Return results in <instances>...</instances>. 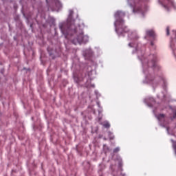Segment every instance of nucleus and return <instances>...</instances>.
<instances>
[{
    "label": "nucleus",
    "mask_w": 176,
    "mask_h": 176,
    "mask_svg": "<svg viewBox=\"0 0 176 176\" xmlns=\"http://www.w3.org/2000/svg\"><path fill=\"white\" fill-rule=\"evenodd\" d=\"M122 15H124V12L122 11H117L116 12V23H114V25L116 26V32L118 35H122L124 33H126L129 31L128 28L124 25V20L120 18Z\"/></svg>",
    "instance_id": "nucleus-1"
},
{
    "label": "nucleus",
    "mask_w": 176,
    "mask_h": 176,
    "mask_svg": "<svg viewBox=\"0 0 176 176\" xmlns=\"http://www.w3.org/2000/svg\"><path fill=\"white\" fill-rule=\"evenodd\" d=\"M60 29L65 38L67 39H69V35L73 36L74 34L76 33V27L74 23H62L60 24Z\"/></svg>",
    "instance_id": "nucleus-2"
},
{
    "label": "nucleus",
    "mask_w": 176,
    "mask_h": 176,
    "mask_svg": "<svg viewBox=\"0 0 176 176\" xmlns=\"http://www.w3.org/2000/svg\"><path fill=\"white\" fill-rule=\"evenodd\" d=\"M128 5L131 7L133 10H140L142 0H127Z\"/></svg>",
    "instance_id": "nucleus-3"
},
{
    "label": "nucleus",
    "mask_w": 176,
    "mask_h": 176,
    "mask_svg": "<svg viewBox=\"0 0 176 176\" xmlns=\"http://www.w3.org/2000/svg\"><path fill=\"white\" fill-rule=\"evenodd\" d=\"M73 43L76 45L77 43H81L83 42V34L81 32L78 36H77V38L76 40H73Z\"/></svg>",
    "instance_id": "nucleus-4"
},
{
    "label": "nucleus",
    "mask_w": 176,
    "mask_h": 176,
    "mask_svg": "<svg viewBox=\"0 0 176 176\" xmlns=\"http://www.w3.org/2000/svg\"><path fill=\"white\" fill-rule=\"evenodd\" d=\"M146 35L149 36V37H151L153 38H156V34H155V31L153 29L146 30Z\"/></svg>",
    "instance_id": "nucleus-5"
},
{
    "label": "nucleus",
    "mask_w": 176,
    "mask_h": 176,
    "mask_svg": "<svg viewBox=\"0 0 176 176\" xmlns=\"http://www.w3.org/2000/svg\"><path fill=\"white\" fill-rule=\"evenodd\" d=\"M128 37H129V38H130V40H137L139 38L136 32H131L129 33Z\"/></svg>",
    "instance_id": "nucleus-6"
},
{
    "label": "nucleus",
    "mask_w": 176,
    "mask_h": 176,
    "mask_svg": "<svg viewBox=\"0 0 176 176\" xmlns=\"http://www.w3.org/2000/svg\"><path fill=\"white\" fill-rule=\"evenodd\" d=\"M167 2L166 6L167 7H173L175 6V2L174 0H166Z\"/></svg>",
    "instance_id": "nucleus-7"
},
{
    "label": "nucleus",
    "mask_w": 176,
    "mask_h": 176,
    "mask_svg": "<svg viewBox=\"0 0 176 176\" xmlns=\"http://www.w3.org/2000/svg\"><path fill=\"white\" fill-rule=\"evenodd\" d=\"M148 66L152 67H156V60L155 59H153L151 62L148 63Z\"/></svg>",
    "instance_id": "nucleus-8"
},
{
    "label": "nucleus",
    "mask_w": 176,
    "mask_h": 176,
    "mask_svg": "<svg viewBox=\"0 0 176 176\" xmlns=\"http://www.w3.org/2000/svg\"><path fill=\"white\" fill-rule=\"evenodd\" d=\"M69 20L72 19V16L74 14V11L73 10H69Z\"/></svg>",
    "instance_id": "nucleus-9"
},
{
    "label": "nucleus",
    "mask_w": 176,
    "mask_h": 176,
    "mask_svg": "<svg viewBox=\"0 0 176 176\" xmlns=\"http://www.w3.org/2000/svg\"><path fill=\"white\" fill-rule=\"evenodd\" d=\"M166 36H169L170 35V27L169 26L166 27Z\"/></svg>",
    "instance_id": "nucleus-10"
},
{
    "label": "nucleus",
    "mask_w": 176,
    "mask_h": 176,
    "mask_svg": "<svg viewBox=\"0 0 176 176\" xmlns=\"http://www.w3.org/2000/svg\"><path fill=\"white\" fill-rule=\"evenodd\" d=\"M164 117H165V116H164V114H160V115L157 116V119H158L159 120H160L164 118Z\"/></svg>",
    "instance_id": "nucleus-11"
},
{
    "label": "nucleus",
    "mask_w": 176,
    "mask_h": 176,
    "mask_svg": "<svg viewBox=\"0 0 176 176\" xmlns=\"http://www.w3.org/2000/svg\"><path fill=\"white\" fill-rule=\"evenodd\" d=\"M120 148H118V147H117V148H116L113 151V152L114 153H118L119 151H120Z\"/></svg>",
    "instance_id": "nucleus-12"
},
{
    "label": "nucleus",
    "mask_w": 176,
    "mask_h": 176,
    "mask_svg": "<svg viewBox=\"0 0 176 176\" xmlns=\"http://www.w3.org/2000/svg\"><path fill=\"white\" fill-rule=\"evenodd\" d=\"M103 126H104V128H109L110 124L109 123H106V124H103Z\"/></svg>",
    "instance_id": "nucleus-13"
},
{
    "label": "nucleus",
    "mask_w": 176,
    "mask_h": 176,
    "mask_svg": "<svg viewBox=\"0 0 176 176\" xmlns=\"http://www.w3.org/2000/svg\"><path fill=\"white\" fill-rule=\"evenodd\" d=\"M173 149H174V151L175 152V155H176V144L175 143L173 144Z\"/></svg>",
    "instance_id": "nucleus-14"
},
{
    "label": "nucleus",
    "mask_w": 176,
    "mask_h": 176,
    "mask_svg": "<svg viewBox=\"0 0 176 176\" xmlns=\"http://www.w3.org/2000/svg\"><path fill=\"white\" fill-rule=\"evenodd\" d=\"M128 46H129V47H133L132 43H129Z\"/></svg>",
    "instance_id": "nucleus-15"
},
{
    "label": "nucleus",
    "mask_w": 176,
    "mask_h": 176,
    "mask_svg": "<svg viewBox=\"0 0 176 176\" xmlns=\"http://www.w3.org/2000/svg\"><path fill=\"white\" fill-rule=\"evenodd\" d=\"M173 118H176V112L173 114Z\"/></svg>",
    "instance_id": "nucleus-16"
},
{
    "label": "nucleus",
    "mask_w": 176,
    "mask_h": 176,
    "mask_svg": "<svg viewBox=\"0 0 176 176\" xmlns=\"http://www.w3.org/2000/svg\"><path fill=\"white\" fill-rule=\"evenodd\" d=\"M151 46H153V45H154L153 41H151Z\"/></svg>",
    "instance_id": "nucleus-17"
},
{
    "label": "nucleus",
    "mask_w": 176,
    "mask_h": 176,
    "mask_svg": "<svg viewBox=\"0 0 176 176\" xmlns=\"http://www.w3.org/2000/svg\"><path fill=\"white\" fill-rule=\"evenodd\" d=\"M113 138H110V140H113Z\"/></svg>",
    "instance_id": "nucleus-18"
},
{
    "label": "nucleus",
    "mask_w": 176,
    "mask_h": 176,
    "mask_svg": "<svg viewBox=\"0 0 176 176\" xmlns=\"http://www.w3.org/2000/svg\"><path fill=\"white\" fill-rule=\"evenodd\" d=\"M175 37H176V31H175Z\"/></svg>",
    "instance_id": "nucleus-19"
},
{
    "label": "nucleus",
    "mask_w": 176,
    "mask_h": 176,
    "mask_svg": "<svg viewBox=\"0 0 176 176\" xmlns=\"http://www.w3.org/2000/svg\"><path fill=\"white\" fill-rule=\"evenodd\" d=\"M48 2V0H47V3Z\"/></svg>",
    "instance_id": "nucleus-20"
},
{
    "label": "nucleus",
    "mask_w": 176,
    "mask_h": 176,
    "mask_svg": "<svg viewBox=\"0 0 176 176\" xmlns=\"http://www.w3.org/2000/svg\"><path fill=\"white\" fill-rule=\"evenodd\" d=\"M175 39H176V36H175Z\"/></svg>",
    "instance_id": "nucleus-21"
}]
</instances>
